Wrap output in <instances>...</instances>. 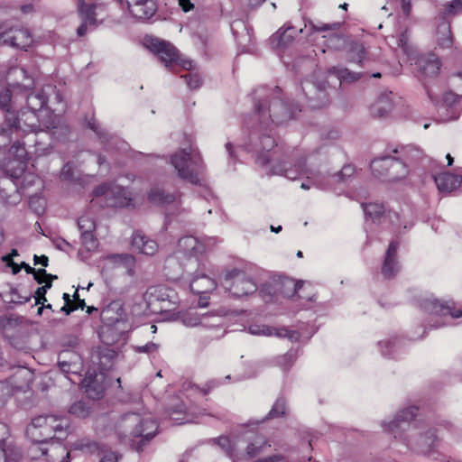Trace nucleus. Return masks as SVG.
<instances>
[{"label":"nucleus","mask_w":462,"mask_h":462,"mask_svg":"<svg viewBox=\"0 0 462 462\" xmlns=\"http://www.w3.org/2000/svg\"><path fill=\"white\" fill-rule=\"evenodd\" d=\"M293 158L296 160L293 167L290 163L287 165H273V174L283 175L290 180H296L304 175L306 181L302 182L300 186L304 189H309L310 187L319 189L330 187V182L327 180L325 173L306 166L305 157L297 154Z\"/></svg>","instance_id":"20e7f679"},{"label":"nucleus","mask_w":462,"mask_h":462,"mask_svg":"<svg viewBox=\"0 0 462 462\" xmlns=\"http://www.w3.org/2000/svg\"><path fill=\"white\" fill-rule=\"evenodd\" d=\"M266 447H271L270 441L263 436H257L254 440L248 443L245 448V457L248 459L256 457L263 453Z\"/></svg>","instance_id":"7c9ffc66"},{"label":"nucleus","mask_w":462,"mask_h":462,"mask_svg":"<svg viewBox=\"0 0 462 462\" xmlns=\"http://www.w3.org/2000/svg\"><path fill=\"white\" fill-rule=\"evenodd\" d=\"M301 32L302 29L296 30L293 26L285 25L275 33V38L278 40V45L285 46L289 44L292 42L295 36Z\"/></svg>","instance_id":"c9c22d12"},{"label":"nucleus","mask_w":462,"mask_h":462,"mask_svg":"<svg viewBox=\"0 0 462 462\" xmlns=\"http://www.w3.org/2000/svg\"><path fill=\"white\" fill-rule=\"evenodd\" d=\"M356 172V169L351 164H346L342 169L333 174L326 173L327 180L330 182V187L335 184L347 181Z\"/></svg>","instance_id":"473e14b6"},{"label":"nucleus","mask_w":462,"mask_h":462,"mask_svg":"<svg viewBox=\"0 0 462 462\" xmlns=\"http://www.w3.org/2000/svg\"><path fill=\"white\" fill-rule=\"evenodd\" d=\"M0 39H3L4 43L21 50H26L33 42L29 30L23 27L10 28L0 32Z\"/></svg>","instance_id":"f3484780"},{"label":"nucleus","mask_w":462,"mask_h":462,"mask_svg":"<svg viewBox=\"0 0 462 462\" xmlns=\"http://www.w3.org/2000/svg\"><path fill=\"white\" fill-rule=\"evenodd\" d=\"M130 14L139 20H148L157 11L155 0H125Z\"/></svg>","instance_id":"412c9836"},{"label":"nucleus","mask_w":462,"mask_h":462,"mask_svg":"<svg viewBox=\"0 0 462 462\" xmlns=\"http://www.w3.org/2000/svg\"><path fill=\"white\" fill-rule=\"evenodd\" d=\"M102 318L111 322H118L123 316V308L119 302H113L102 310Z\"/></svg>","instance_id":"58836bf2"},{"label":"nucleus","mask_w":462,"mask_h":462,"mask_svg":"<svg viewBox=\"0 0 462 462\" xmlns=\"http://www.w3.org/2000/svg\"><path fill=\"white\" fill-rule=\"evenodd\" d=\"M394 153H400L399 157L388 156V168L386 171V180L388 181H396L405 178L408 175V162L417 158L420 152L411 146L402 147L401 151L394 150Z\"/></svg>","instance_id":"1a4fd4ad"},{"label":"nucleus","mask_w":462,"mask_h":462,"mask_svg":"<svg viewBox=\"0 0 462 462\" xmlns=\"http://www.w3.org/2000/svg\"><path fill=\"white\" fill-rule=\"evenodd\" d=\"M14 72L19 73L26 81L24 83L13 84L12 87H13L14 90L27 91L33 87V80L30 77L27 76L25 69H14Z\"/></svg>","instance_id":"c03bdc74"},{"label":"nucleus","mask_w":462,"mask_h":462,"mask_svg":"<svg viewBox=\"0 0 462 462\" xmlns=\"http://www.w3.org/2000/svg\"><path fill=\"white\" fill-rule=\"evenodd\" d=\"M308 105L314 109L322 108L330 102L335 88L326 79L305 80L301 85Z\"/></svg>","instance_id":"6e6552de"},{"label":"nucleus","mask_w":462,"mask_h":462,"mask_svg":"<svg viewBox=\"0 0 462 462\" xmlns=\"http://www.w3.org/2000/svg\"><path fill=\"white\" fill-rule=\"evenodd\" d=\"M67 354H69V353L63 352V353L60 354L58 365L62 373H64L66 374H69L70 373L74 374V373H76L74 370V368L76 367V365L72 364L65 359V356Z\"/></svg>","instance_id":"49530a36"},{"label":"nucleus","mask_w":462,"mask_h":462,"mask_svg":"<svg viewBox=\"0 0 462 462\" xmlns=\"http://www.w3.org/2000/svg\"><path fill=\"white\" fill-rule=\"evenodd\" d=\"M81 448L85 449L86 452L90 454L97 453L98 455H101L105 453L103 448H101L100 445L97 442H88L86 444H82Z\"/></svg>","instance_id":"bf43d9fd"},{"label":"nucleus","mask_w":462,"mask_h":462,"mask_svg":"<svg viewBox=\"0 0 462 462\" xmlns=\"http://www.w3.org/2000/svg\"><path fill=\"white\" fill-rule=\"evenodd\" d=\"M33 274V277H34V280L39 283V284H42L43 282H45V276L46 275H49V273H46V271L44 269H38V270H35V272L32 273Z\"/></svg>","instance_id":"338daca9"},{"label":"nucleus","mask_w":462,"mask_h":462,"mask_svg":"<svg viewBox=\"0 0 462 462\" xmlns=\"http://www.w3.org/2000/svg\"><path fill=\"white\" fill-rule=\"evenodd\" d=\"M435 182L439 191L450 193L457 189L462 183V175L444 172L435 176Z\"/></svg>","instance_id":"a878e982"},{"label":"nucleus","mask_w":462,"mask_h":462,"mask_svg":"<svg viewBox=\"0 0 462 462\" xmlns=\"http://www.w3.org/2000/svg\"><path fill=\"white\" fill-rule=\"evenodd\" d=\"M365 60L366 51L364 45L358 42L352 43L348 50V61L362 66Z\"/></svg>","instance_id":"e433bc0d"},{"label":"nucleus","mask_w":462,"mask_h":462,"mask_svg":"<svg viewBox=\"0 0 462 462\" xmlns=\"http://www.w3.org/2000/svg\"><path fill=\"white\" fill-rule=\"evenodd\" d=\"M151 48L165 67L178 64L185 69H190L192 68V62L190 60H180L179 59L178 51L169 42L158 39L152 40Z\"/></svg>","instance_id":"2eb2a0df"},{"label":"nucleus","mask_w":462,"mask_h":462,"mask_svg":"<svg viewBox=\"0 0 462 462\" xmlns=\"http://www.w3.org/2000/svg\"><path fill=\"white\" fill-rule=\"evenodd\" d=\"M462 14V0H452L445 3L439 10L443 21Z\"/></svg>","instance_id":"72a5a7b5"},{"label":"nucleus","mask_w":462,"mask_h":462,"mask_svg":"<svg viewBox=\"0 0 462 462\" xmlns=\"http://www.w3.org/2000/svg\"><path fill=\"white\" fill-rule=\"evenodd\" d=\"M258 142L254 144V149L257 153L256 162L261 166L271 165V173L273 174V165H287V162H278L275 157L276 152H271L273 148L276 145L275 140L270 134H262L258 137Z\"/></svg>","instance_id":"4468645a"},{"label":"nucleus","mask_w":462,"mask_h":462,"mask_svg":"<svg viewBox=\"0 0 462 462\" xmlns=\"http://www.w3.org/2000/svg\"><path fill=\"white\" fill-rule=\"evenodd\" d=\"M393 93H382L370 106V113L374 117H384L393 108Z\"/></svg>","instance_id":"5701e85b"},{"label":"nucleus","mask_w":462,"mask_h":462,"mask_svg":"<svg viewBox=\"0 0 462 462\" xmlns=\"http://www.w3.org/2000/svg\"><path fill=\"white\" fill-rule=\"evenodd\" d=\"M51 282H46L45 285L39 287L34 294L35 304H43L47 301L45 294L49 289L51 288Z\"/></svg>","instance_id":"3c124183"},{"label":"nucleus","mask_w":462,"mask_h":462,"mask_svg":"<svg viewBox=\"0 0 462 462\" xmlns=\"http://www.w3.org/2000/svg\"><path fill=\"white\" fill-rule=\"evenodd\" d=\"M302 286V282L284 277L264 284L259 290V293L264 301L269 302L273 301L274 296L278 294L285 298H291L301 290Z\"/></svg>","instance_id":"9b49d317"},{"label":"nucleus","mask_w":462,"mask_h":462,"mask_svg":"<svg viewBox=\"0 0 462 462\" xmlns=\"http://www.w3.org/2000/svg\"><path fill=\"white\" fill-rule=\"evenodd\" d=\"M132 256L129 254H113L107 257V260L114 263H122L123 262L132 261Z\"/></svg>","instance_id":"0e129e2a"},{"label":"nucleus","mask_w":462,"mask_h":462,"mask_svg":"<svg viewBox=\"0 0 462 462\" xmlns=\"http://www.w3.org/2000/svg\"><path fill=\"white\" fill-rule=\"evenodd\" d=\"M437 42L442 48H450L453 43L451 35L450 23L443 21L439 23L437 28Z\"/></svg>","instance_id":"2f4dec72"},{"label":"nucleus","mask_w":462,"mask_h":462,"mask_svg":"<svg viewBox=\"0 0 462 462\" xmlns=\"http://www.w3.org/2000/svg\"><path fill=\"white\" fill-rule=\"evenodd\" d=\"M13 129L16 128L9 126L8 129H5L0 126V168H5L12 171V176L17 178L26 167L28 153L24 144L19 141L14 143L8 150L7 156H2L4 147L11 140L10 134Z\"/></svg>","instance_id":"0eeeda50"},{"label":"nucleus","mask_w":462,"mask_h":462,"mask_svg":"<svg viewBox=\"0 0 462 462\" xmlns=\"http://www.w3.org/2000/svg\"><path fill=\"white\" fill-rule=\"evenodd\" d=\"M182 78L185 79L187 85L190 89H197L201 85V79L198 74L189 73L182 76Z\"/></svg>","instance_id":"864d4df0"},{"label":"nucleus","mask_w":462,"mask_h":462,"mask_svg":"<svg viewBox=\"0 0 462 462\" xmlns=\"http://www.w3.org/2000/svg\"><path fill=\"white\" fill-rule=\"evenodd\" d=\"M216 287V281L204 273H196L189 282V289L194 294H208Z\"/></svg>","instance_id":"b1692460"},{"label":"nucleus","mask_w":462,"mask_h":462,"mask_svg":"<svg viewBox=\"0 0 462 462\" xmlns=\"http://www.w3.org/2000/svg\"><path fill=\"white\" fill-rule=\"evenodd\" d=\"M409 35L405 31L401 33L398 40V47L402 48V51L406 54H411V46L409 45Z\"/></svg>","instance_id":"13d9d810"},{"label":"nucleus","mask_w":462,"mask_h":462,"mask_svg":"<svg viewBox=\"0 0 462 462\" xmlns=\"http://www.w3.org/2000/svg\"><path fill=\"white\" fill-rule=\"evenodd\" d=\"M179 319L186 327H196L200 325L202 327L208 328L211 330H221L218 324L207 322V319H208V315H199L194 311H187L182 313Z\"/></svg>","instance_id":"bb28decb"},{"label":"nucleus","mask_w":462,"mask_h":462,"mask_svg":"<svg viewBox=\"0 0 462 462\" xmlns=\"http://www.w3.org/2000/svg\"><path fill=\"white\" fill-rule=\"evenodd\" d=\"M148 198L152 204L160 206L168 205L176 200V195L174 193L166 192L159 186H154L150 189Z\"/></svg>","instance_id":"c756f323"},{"label":"nucleus","mask_w":462,"mask_h":462,"mask_svg":"<svg viewBox=\"0 0 462 462\" xmlns=\"http://www.w3.org/2000/svg\"><path fill=\"white\" fill-rule=\"evenodd\" d=\"M453 302H439L433 297H425L420 300V306L425 311L433 315H450L454 319L462 317V310H455Z\"/></svg>","instance_id":"6ab92c4d"},{"label":"nucleus","mask_w":462,"mask_h":462,"mask_svg":"<svg viewBox=\"0 0 462 462\" xmlns=\"http://www.w3.org/2000/svg\"><path fill=\"white\" fill-rule=\"evenodd\" d=\"M159 349V345L153 342H149L143 346H137L134 347V350L137 353H146L152 354L157 352Z\"/></svg>","instance_id":"4d7b16f0"},{"label":"nucleus","mask_w":462,"mask_h":462,"mask_svg":"<svg viewBox=\"0 0 462 462\" xmlns=\"http://www.w3.org/2000/svg\"><path fill=\"white\" fill-rule=\"evenodd\" d=\"M78 226L81 233L93 232L96 228L95 221L87 216L79 218Z\"/></svg>","instance_id":"de8ad7c7"},{"label":"nucleus","mask_w":462,"mask_h":462,"mask_svg":"<svg viewBox=\"0 0 462 462\" xmlns=\"http://www.w3.org/2000/svg\"><path fill=\"white\" fill-rule=\"evenodd\" d=\"M94 9L95 6L90 3H80V5H78V10L82 21H86L90 26L96 25V14Z\"/></svg>","instance_id":"ea45409f"},{"label":"nucleus","mask_w":462,"mask_h":462,"mask_svg":"<svg viewBox=\"0 0 462 462\" xmlns=\"http://www.w3.org/2000/svg\"><path fill=\"white\" fill-rule=\"evenodd\" d=\"M67 420L54 415H40L32 420L26 429L27 435L32 441L62 439L66 436Z\"/></svg>","instance_id":"423d86ee"},{"label":"nucleus","mask_w":462,"mask_h":462,"mask_svg":"<svg viewBox=\"0 0 462 462\" xmlns=\"http://www.w3.org/2000/svg\"><path fill=\"white\" fill-rule=\"evenodd\" d=\"M310 24H311V29L314 32H327V31L335 32V31L338 30L340 27V23H319L317 24L310 23Z\"/></svg>","instance_id":"603ef678"},{"label":"nucleus","mask_w":462,"mask_h":462,"mask_svg":"<svg viewBox=\"0 0 462 462\" xmlns=\"http://www.w3.org/2000/svg\"><path fill=\"white\" fill-rule=\"evenodd\" d=\"M248 331L254 336H273V328L266 325L253 324L249 326Z\"/></svg>","instance_id":"09e8293b"},{"label":"nucleus","mask_w":462,"mask_h":462,"mask_svg":"<svg viewBox=\"0 0 462 462\" xmlns=\"http://www.w3.org/2000/svg\"><path fill=\"white\" fill-rule=\"evenodd\" d=\"M158 423L151 414H124L116 424L120 440L140 452L157 434Z\"/></svg>","instance_id":"f03ea898"},{"label":"nucleus","mask_w":462,"mask_h":462,"mask_svg":"<svg viewBox=\"0 0 462 462\" xmlns=\"http://www.w3.org/2000/svg\"><path fill=\"white\" fill-rule=\"evenodd\" d=\"M47 444V441H32L28 449L31 458L38 459L46 456L49 462H55L58 456H63L66 452V448L60 442H51L49 447H46Z\"/></svg>","instance_id":"dca6fc26"},{"label":"nucleus","mask_w":462,"mask_h":462,"mask_svg":"<svg viewBox=\"0 0 462 462\" xmlns=\"http://www.w3.org/2000/svg\"><path fill=\"white\" fill-rule=\"evenodd\" d=\"M21 457V452L19 450H15L11 454H7L5 443L4 440H0V462H7L10 460H18Z\"/></svg>","instance_id":"8fccbe9b"},{"label":"nucleus","mask_w":462,"mask_h":462,"mask_svg":"<svg viewBox=\"0 0 462 462\" xmlns=\"http://www.w3.org/2000/svg\"><path fill=\"white\" fill-rule=\"evenodd\" d=\"M287 412H288L287 402L284 398L280 397L275 401L274 404L273 405V407L270 410V411L268 412V414L260 422H263L266 420H270V419L284 417L287 415Z\"/></svg>","instance_id":"4c0bfd02"},{"label":"nucleus","mask_w":462,"mask_h":462,"mask_svg":"<svg viewBox=\"0 0 462 462\" xmlns=\"http://www.w3.org/2000/svg\"><path fill=\"white\" fill-rule=\"evenodd\" d=\"M11 107V91L10 89H3L0 91V108L6 112L5 122L11 127L22 128V119L15 115Z\"/></svg>","instance_id":"cd10ccee"},{"label":"nucleus","mask_w":462,"mask_h":462,"mask_svg":"<svg viewBox=\"0 0 462 462\" xmlns=\"http://www.w3.org/2000/svg\"><path fill=\"white\" fill-rule=\"evenodd\" d=\"M82 386L89 398L98 400L103 397L107 386L106 374L104 373L88 371L82 381Z\"/></svg>","instance_id":"a211bd4d"},{"label":"nucleus","mask_w":462,"mask_h":462,"mask_svg":"<svg viewBox=\"0 0 462 462\" xmlns=\"http://www.w3.org/2000/svg\"><path fill=\"white\" fill-rule=\"evenodd\" d=\"M440 60L434 53L420 55L416 62L417 76L420 79L434 78L439 74Z\"/></svg>","instance_id":"aec40b11"},{"label":"nucleus","mask_w":462,"mask_h":462,"mask_svg":"<svg viewBox=\"0 0 462 462\" xmlns=\"http://www.w3.org/2000/svg\"><path fill=\"white\" fill-rule=\"evenodd\" d=\"M171 164L181 180L191 184L199 183L204 164L200 152L192 147L180 149L171 156Z\"/></svg>","instance_id":"39448f33"},{"label":"nucleus","mask_w":462,"mask_h":462,"mask_svg":"<svg viewBox=\"0 0 462 462\" xmlns=\"http://www.w3.org/2000/svg\"><path fill=\"white\" fill-rule=\"evenodd\" d=\"M113 184H106V183H103L99 186H97L93 193H94V196L95 197H102L104 196L105 198V200L106 201V199L107 197L109 196V193H110V188L112 187Z\"/></svg>","instance_id":"052dcab7"},{"label":"nucleus","mask_w":462,"mask_h":462,"mask_svg":"<svg viewBox=\"0 0 462 462\" xmlns=\"http://www.w3.org/2000/svg\"><path fill=\"white\" fill-rule=\"evenodd\" d=\"M254 462H286V458L282 454H273L268 457L258 458Z\"/></svg>","instance_id":"e2e57ef3"},{"label":"nucleus","mask_w":462,"mask_h":462,"mask_svg":"<svg viewBox=\"0 0 462 462\" xmlns=\"http://www.w3.org/2000/svg\"><path fill=\"white\" fill-rule=\"evenodd\" d=\"M388 164V156H384L372 161L370 168L375 177L386 179Z\"/></svg>","instance_id":"a19ab883"},{"label":"nucleus","mask_w":462,"mask_h":462,"mask_svg":"<svg viewBox=\"0 0 462 462\" xmlns=\"http://www.w3.org/2000/svg\"><path fill=\"white\" fill-rule=\"evenodd\" d=\"M365 214L373 221L380 218L384 213V208L382 204L368 203L362 205Z\"/></svg>","instance_id":"79ce46f5"},{"label":"nucleus","mask_w":462,"mask_h":462,"mask_svg":"<svg viewBox=\"0 0 462 462\" xmlns=\"http://www.w3.org/2000/svg\"><path fill=\"white\" fill-rule=\"evenodd\" d=\"M417 409L409 407L400 411L393 420L385 424L396 439L422 454H430L437 445L438 438L424 423L411 422Z\"/></svg>","instance_id":"f257e3e1"},{"label":"nucleus","mask_w":462,"mask_h":462,"mask_svg":"<svg viewBox=\"0 0 462 462\" xmlns=\"http://www.w3.org/2000/svg\"><path fill=\"white\" fill-rule=\"evenodd\" d=\"M223 286L236 298H242L254 293L257 284L243 271L234 269L225 274Z\"/></svg>","instance_id":"9d476101"},{"label":"nucleus","mask_w":462,"mask_h":462,"mask_svg":"<svg viewBox=\"0 0 462 462\" xmlns=\"http://www.w3.org/2000/svg\"><path fill=\"white\" fill-rule=\"evenodd\" d=\"M328 73L329 75H335L337 76V79L346 82H354L360 79L361 74L356 72H352L346 68L339 67V66H334L328 69Z\"/></svg>","instance_id":"f704fd0d"},{"label":"nucleus","mask_w":462,"mask_h":462,"mask_svg":"<svg viewBox=\"0 0 462 462\" xmlns=\"http://www.w3.org/2000/svg\"><path fill=\"white\" fill-rule=\"evenodd\" d=\"M280 89L271 90L260 88L254 92V107L262 125H269V123L282 124L293 116V113L287 105L275 97Z\"/></svg>","instance_id":"7ed1b4c3"},{"label":"nucleus","mask_w":462,"mask_h":462,"mask_svg":"<svg viewBox=\"0 0 462 462\" xmlns=\"http://www.w3.org/2000/svg\"><path fill=\"white\" fill-rule=\"evenodd\" d=\"M88 127L93 130L104 142L106 139V134L102 131L95 120L88 122Z\"/></svg>","instance_id":"69168bd1"},{"label":"nucleus","mask_w":462,"mask_h":462,"mask_svg":"<svg viewBox=\"0 0 462 462\" xmlns=\"http://www.w3.org/2000/svg\"><path fill=\"white\" fill-rule=\"evenodd\" d=\"M398 247L399 243L397 241H393L390 243L386 250L384 261L382 266V274L385 278H393L400 271V265L397 261Z\"/></svg>","instance_id":"4be33fe9"},{"label":"nucleus","mask_w":462,"mask_h":462,"mask_svg":"<svg viewBox=\"0 0 462 462\" xmlns=\"http://www.w3.org/2000/svg\"><path fill=\"white\" fill-rule=\"evenodd\" d=\"M273 335L278 337H288L291 340L297 339L298 334L295 331L288 330L287 328H273Z\"/></svg>","instance_id":"6e6d98bb"},{"label":"nucleus","mask_w":462,"mask_h":462,"mask_svg":"<svg viewBox=\"0 0 462 462\" xmlns=\"http://www.w3.org/2000/svg\"><path fill=\"white\" fill-rule=\"evenodd\" d=\"M100 462H117V456L115 452H106L103 455Z\"/></svg>","instance_id":"774afa93"},{"label":"nucleus","mask_w":462,"mask_h":462,"mask_svg":"<svg viewBox=\"0 0 462 462\" xmlns=\"http://www.w3.org/2000/svg\"><path fill=\"white\" fill-rule=\"evenodd\" d=\"M27 106L31 112H22V130L23 131H36L39 125H37V118L35 112L40 111L45 106L48 101L47 95L44 90L36 93H31L26 97Z\"/></svg>","instance_id":"ddd939ff"},{"label":"nucleus","mask_w":462,"mask_h":462,"mask_svg":"<svg viewBox=\"0 0 462 462\" xmlns=\"http://www.w3.org/2000/svg\"><path fill=\"white\" fill-rule=\"evenodd\" d=\"M69 412L77 417L85 418L89 413V409L83 402H77L69 408Z\"/></svg>","instance_id":"a18cd8bd"},{"label":"nucleus","mask_w":462,"mask_h":462,"mask_svg":"<svg viewBox=\"0 0 462 462\" xmlns=\"http://www.w3.org/2000/svg\"><path fill=\"white\" fill-rule=\"evenodd\" d=\"M30 207L32 208L37 214H42L44 211V203L41 198H32Z\"/></svg>","instance_id":"680f3d73"},{"label":"nucleus","mask_w":462,"mask_h":462,"mask_svg":"<svg viewBox=\"0 0 462 462\" xmlns=\"http://www.w3.org/2000/svg\"><path fill=\"white\" fill-rule=\"evenodd\" d=\"M294 355L291 353H286L277 358V364L283 369H288L294 362Z\"/></svg>","instance_id":"5fc2aeb1"},{"label":"nucleus","mask_w":462,"mask_h":462,"mask_svg":"<svg viewBox=\"0 0 462 462\" xmlns=\"http://www.w3.org/2000/svg\"><path fill=\"white\" fill-rule=\"evenodd\" d=\"M82 246L88 252L94 251L98 246V242L93 232L81 233Z\"/></svg>","instance_id":"37998d69"},{"label":"nucleus","mask_w":462,"mask_h":462,"mask_svg":"<svg viewBox=\"0 0 462 462\" xmlns=\"http://www.w3.org/2000/svg\"><path fill=\"white\" fill-rule=\"evenodd\" d=\"M132 246L134 251L146 255H153L158 250L156 241L150 239L140 231L134 233L132 237Z\"/></svg>","instance_id":"393cba45"},{"label":"nucleus","mask_w":462,"mask_h":462,"mask_svg":"<svg viewBox=\"0 0 462 462\" xmlns=\"http://www.w3.org/2000/svg\"><path fill=\"white\" fill-rule=\"evenodd\" d=\"M218 242L219 241L217 237L204 236L198 238L193 236H186L179 240L177 250L184 256L195 257L198 259L207 251L215 247Z\"/></svg>","instance_id":"f8f14e48"},{"label":"nucleus","mask_w":462,"mask_h":462,"mask_svg":"<svg viewBox=\"0 0 462 462\" xmlns=\"http://www.w3.org/2000/svg\"><path fill=\"white\" fill-rule=\"evenodd\" d=\"M131 201L130 192L122 186L113 184L106 199L107 207H125Z\"/></svg>","instance_id":"c85d7f7f"}]
</instances>
